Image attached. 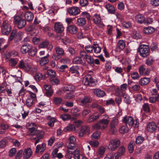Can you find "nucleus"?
<instances>
[{
    "label": "nucleus",
    "mask_w": 159,
    "mask_h": 159,
    "mask_svg": "<svg viewBox=\"0 0 159 159\" xmlns=\"http://www.w3.org/2000/svg\"><path fill=\"white\" fill-rule=\"evenodd\" d=\"M28 135L33 136L32 139L35 140V145H36L39 142V140L42 139L43 134V133L39 130L36 129V126L29 128Z\"/></svg>",
    "instance_id": "f257e3e1"
},
{
    "label": "nucleus",
    "mask_w": 159,
    "mask_h": 159,
    "mask_svg": "<svg viewBox=\"0 0 159 159\" xmlns=\"http://www.w3.org/2000/svg\"><path fill=\"white\" fill-rule=\"evenodd\" d=\"M122 121L126 125L128 124L129 126L135 128H138L139 125V120L136 119L134 121L133 118L130 116H126L123 117Z\"/></svg>",
    "instance_id": "f03ea898"
},
{
    "label": "nucleus",
    "mask_w": 159,
    "mask_h": 159,
    "mask_svg": "<svg viewBox=\"0 0 159 159\" xmlns=\"http://www.w3.org/2000/svg\"><path fill=\"white\" fill-rule=\"evenodd\" d=\"M23 33L22 32H17L16 30L15 29L13 30L9 38V40L12 41L14 39L15 43H17L20 42L23 37Z\"/></svg>",
    "instance_id": "7ed1b4c3"
},
{
    "label": "nucleus",
    "mask_w": 159,
    "mask_h": 159,
    "mask_svg": "<svg viewBox=\"0 0 159 159\" xmlns=\"http://www.w3.org/2000/svg\"><path fill=\"white\" fill-rule=\"evenodd\" d=\"M138 52L141 57H145L149 55L150 48L147 45L142 44L139 46Z\"/></svg>",
    "instance_id": "20e7f679"
},
{
    "label": "nucleus",
    "mask_w": 159,
    "mask_h": 159,
    "mask_svg": "<svg viewBox=\"0 0 159 159\" xmlns=\"http://www.w3.org/2000/svg\"><path fill=\"white\" fill-rule=\"evenodd\" d=\"M14 22L19 29L23 28L26 24L25 20L19 16H16L14 17Z\"/></svg>",
    "instance_id": "39448f33"
},
{
    "label": "nucleus",
    "mask_w": 159,
    "mask_h": 159,
    "mask_svg": "<svg viewBox=\"0 0 159 159\" xmlns=\"http://www.w3.org/2000/svg\"><path fill=\"white\" fill-rule=\"evenodd\" d=\"M1 30L3 34L8 35L11 30V27L7 20H4L2 23Z\"/></svg>",
    "instance_id": "423d86ee"
},
{
    "label": "nucleus",
    "mask_w": 159,
    "mask_h": 159,
    "mask_svg": "<svg viewBox=\"0 0 159 159\" xmlns=\"http://www.w3.org/2000/svg\"><path fill=\"white\" fill-rule=\"evenodd\" d=\"M83 82L84 84L86 85L93 86L95 85V80L93 79L90 75H87L85 76L83 79Z\"/></svg>",
    "instance_id": "0eeeda50"
},
{
    "label": "nucleus",
    "mask_w": 159,
    "mask_h": 159,
    "mask_svg": "<svg viewBox=\"0 0 159 159\" xmlns=\"http://www.w3.org/2000/svg\"><path fill=\"white\" fill-rule=\"evenodd\" d=\"M120 142L117 139L111 140L109 143L108 148L111 151H114L119 146Z\"/></svg>",
    "instance_id": "6e6552de"
},
{
    "label": "nucleus",
    "mask_w": 159,
    "mask_h": 159,
    "mask_svg": "<svg viewBox=\"0 0 159 159\" xmlns=\"http://www.w3.org/2000/svg\"><path fill=\"white\" fill-rule=\"evenodd\" d=\"M69 142L66 145L68 149H74L75 148L76 139L73 136H70L68 139Z\"/></svg>",
    "instance_id": "1a4fd4ad"
},
{
    "label": "nucleus",
    "mask_w": 159,
    "mask_h": 159,
    "mask_svg": "<svg viewBox=\"0 0 159 159\" xmlns=\"http://www.w3.org/2000/svg\"><path fill=\"white\" fill-rule=\"evenodd\" d=\"M54 27L55 31L57 33H61L64 30L63 25L61 22H57L55 23Z\"/></svg>",
    "instance_id": "9d476101"
},
{
    "label": "nucleus",
    "mask_w": 159,
    "mask_h": 159,
    "mask_svg": "<svg viewBox=\"0 0 159 159\" xmlns=\"http://www.w3.org/2000/svg\"><path fill=\"white\" fill-rule=\"evenodd\" d=\"M68 13L71 15L76 16L79 14L80 11L77 7H73L69 8L68 9Z\"/></svg>",
    "instance_id": "9b49d317"
},
{
    "label": "nucleus",
    "mask_w": 159,
    "mask_h": 159,
    "mask_svg": "<svg viewBox=\"0 0 159 159\" xmlns=\"http://www.w3.org/2000/svg\"><path fill=\"white\" fill-rule=\"evenodd\" d=\"M32 45L27 43L23 45L20 48V52L23 54H25L28 53L29 51L32 49Z\"/></svg>",
    "instance_id": "f8f14e48"
},
{
    "label": "nucleus",
    "mask_w": 159,
    "mask_h": 159,
    "mask_svg": "<svg viewBox=\"0 0 159 159\" xmlns=\"http://www.w3.org/2000/svg\"><path fill=\"white\" fill-rule=\"evenodd\" d=\"M19 67L20 69H23L26 71H30L31 69L30 66L28 64L25 63L22 60L19 62Z\"/></svg>",
    "instance_id": "ddd939ff"
},
{
    "label": "nucleus",
    "mask_w": 159,
    "mask_h": 159,
    "mask_svg": "<svg viewBox=\"0 0 159 159\" xmlns=\"http://www.w3.org/2000/svg\"><path fill=\"white\" fill-rule=\"evenodd\" d=\"M125 47V43L124 41L120 40L118 42L116 51V52H120L124 49Z\"/></svg>",
    "instance_id": "4468645a"
},
{
    "label": "nucleus",
    "mask_w": 159,
    "mask_h": 159,
    "mask_svg": "<svg viewBox=\"0 0 159 159\" xmlns=\"http://www.w3.org/2000/svg\"><path fill=\"white\" fill-rule=\"evenodd\" d=\"M157 128L155 123L153 122H150L147 125L146 128L147 130L150 133L154 132Z\"/></svg>",
    "instance_id": "2eb2a0df"
},
{
    "label": "nucleus",
    "mask_w": 159,
    "mask_h": 159,
    "mask_svg": "<svg viewBox=\"0 0 159 159\" xmlns=\"http://www.w3.org/2000/svg\"><path fill=\"white\" fill-rule=\"evenodd\" d=\"M67 30L69 33L75 34L77 32L78 28L74 25H71L67 27Z\"/></svg>",
    "instance_id": "dca6fc26"
},
{
    "label": "nucleus",
    "mask_w": 159,
    "mask_h": 159,
    "mask_svg": "<svg viewBox=\"0 0 159 159\" xmlns=\"http://www.w3.org/2000/svg\"><path fill=\"white\" fill-rule=\"evenodd\" d=\"M32 154V152L30 148L25 149L23 153V157L24 159H27L30 158Z\"/></svg>",
    "instance_id": "f3484780"
},
{
    "label": "nucleus",
    "mask_w": 159,
    "mask_h": 159,
    "mask_svg": "<svg viewBox=\"0 0 159 159\" xmlns=\"http://www.w3.org/2000/svg\"><path fill=\"white\" fill-rule=\"evenodd\" d=\"M56 76V73L54 70L50 69L48 70L47 73L44 74L45 78H47L49 77L51 78H54Z\"/></svg>",
    "instance_id": "a211bd4d"
},
{
    "label": "nucleus",
    "mask_w": 159,
    "mask_h": 159,
    "mask_svg": "<svg viewBox=\"0 0 159 159\" xmlns=\"http://www.w3.org/2000/svg\"><path fill=\"white\" fill-rule=\"evenodd\" d=\"M25 20L28 22H30L33 20L34 17L33 14L31 11H27L25 14Z\"/></svg>",
    "instance_id": "6ab92c4d"
},
{
    "label": "nucleus",
    "mask_w": 159,
    "mask_h": 159,
    "mask_svg": "<svg viewBox=\"0 0 159 159\" xmlns=\"http://www.w3.org/2000/svg\"><path fill=\"white\" fill-rule=\"evenodd\" d=\"M45 149L46 144L45 143H42L41 146L39 145H37L36 147L35 152L38 153L39 152L40 153L42 154Z\"/></svg>",
    "instance_id": "aec40b11"
},
{
    "label": "nucleus",
    "mask_w": 159,
    "mask_h": 159,
    "mask_svg": "<svg viewBox=\"0 0 159 159\" xmlns=\"http://www.w3.org/2000/svg\"><path fill=\"white\" fill-rule=\"evenodd\" d=\"M9 127L8 125L2 123L0 124V134H4Z\"/></svg>",
    "instance_id": "412c9836"
},
{
    "label": "nucleus",
    "mask_w": 159,
    "mask_h": 159,
    "mask_svg": "<svg viewBox=\"0 0 159 159\" xmlns=\"http://www.w3.org/2000/svg\"><path fill=\"white\" fill-rule=\"evenodd\" d=\"M43 88L46 91V93L48 96H50L52 95V92L50 85L45 84L43 86Z\"/></svg>",
    "instance_id": "4be33fe9"
},
{
    "label": "nucleus",
    "mask_w": 159,
    "mask_h": 159,
    "mask_svg": "<svg viewBox=\"0 0 159 159\" xmlns=\"http://www.w3.org/2000/svg\"><path fill=\"white\" fill-rule=\"evenodd\" d=\"M94 93L95 95L99 97H102L106 94L103 91L99 89H95L94 90Z\"/></svg>",
    "instance_id": "5701e85b"
},
{
    "label": "nucleus",
    "mask_w": 159,
    "mask_h": 159,
    "mask_svg": "<svg viewBox=\"0 0 159 159\" xmlns=\"http://www.w3.org/2000/svg\"><path fill=\"white\" fill-rule=\"evenodd\" d=\"M75 87L72 85L69 84L66 85L63 88L62 90L64 92L67 91L71 92L74 91Z\"/></svg>",
    "instance_id": "b1692460"
},
{
    "label": "nucleus",
    "mask_w": 159,
    "mask_h": 159,
    "mask_svg": "<svg viewBox=\"0 0 159 159\" xmlns=\"http://www.w3.org/2000/svg\"><path fill=\"white\" fill-rule=\"evenodd\" d=\"M47 119L48 121V124L49 126L52 127L54 125V124L56 121V119L54 117H52L50 116H48L47 117Z\"/></svg>",
    "instance_id": "393cba45"
},
{
    "label": "nucleus",
    "mask_w": 159,
    "mask_h": 159,
    "mask_svg": "<svg viewBox=\"0 0 159 159\" xmlns=\"http://www.w3.org/2000/svg\"><path fill=\"white\" fill-rule=\"evenodd\" d=\"M125 152V148L124 146H121L119 148L118 152L115 154L118 159L121 156L124 155Z\"/></svg>",
    "instance_id": "a878e982"
},
{
    "label": "nucleus",
    "mask_w": 159,
    "mask_h": 159,
    "mask_svg": "<svg viewBox=\"0 0 159 159\" xmlns=\"http://www.w3.org/2000/svg\"><path fill=\"white\" fill-rule=\"evenodd\" d=\"M93 19L94 23L96 25L99 24L101 22V19L100 16L96 14L93 16Z\"/></svg>",
    "instance_id": "bb28decb"
},
{
    "label": "nucleus",
    "mask_w": 159,
    "mask_h": 159,
    "mask_svg": "<svg viewBox=\"0 0 159 159\" xmlns=\"http://www.w3.org/2000/svg\"><path fill=\"white\" fill-rule=\"evenodd\" d=\"M49 54H48L46 56L42 57L40 58V64L41 66H43L46 64L48 62L49 60L48 57H49Z\"/></svg>",
    "instance_id": "cd10ccee"
},
{
    "label": "nucleus",
    "mask_w": 159,
    "mask_h": 159,
    "mask_svg": "<svg viewBox=\"0 0 159 159\" xmlns=\"http://www.w3.org/2000/svg\"><path fill=\"white\" fill-rule=\"evenodd\" d=\"M144 17L141 14L136 15L135 16V19L136 21L139 24H142L144 21Z\"/></svg>",
    "instance_id": "c85d7f7f"
},
{
    "label": "nucleus",
    "mask_w": 159,
    "mask_h": 159,
    "mask_svg": "<svg viewBox=\"0 0 159 159\" xmlns=\"http://www.w3.org/2000/svg\"><path fill=\"white\" fill-rule=\"evenodd\" d=\"M55 50L56 53L62 56H63L65 54L64 50V49L60 47L59 46H57L55 48Z\"/></svg>",
    "instance_id": "c756f323"
},
{
    "label": "nucleus",
    "mask_w": 159,
    "mask_h": 159,
    "mask_svg": "<svg viewBox=\"0 0 159 159\" xmlns=\"http://www.w3.org/2000/svg\"><path fill=\"white\" fill-rule=\"evenodd\" d=\"M150 81L149 78L145 77L141 78L139 80V83L141 85H145L148 84Z\"/></svg>",
    "instance_id": "7c9ffc66"
},
{
    "label": "nucleus",
    "mask_w": 159,
    "mask_h": 159,
    "mask_svg": "<svg viewBox=\"0 0 159 159\" xmlns=\"http://www.w3.org/2000/svg\"><path fill=\"white\" fill-rule=\"evenodd\" d=\"M92 101V99L90 97L85 96L83 99L80 100V102L82 104L81 105H84L86 103L90 102Z\"/></svg>",
    "instance_id": "2f4dec72"
},
{
    "label": "nucleus",
    "mask_w": 159,
    "mask_h": 159,
    "mask_svg": "<svg viewBox=\"0 0 159 159\" xmlns=\"http://www.w3.org/2000/svg\"><path fill=\"white\" fill-rule=\"evenodd\" d=\"M86 23V20L85 18L80 17L79 18L76 22L77 25L80 26H82L84 25Z\"/></svg>",
    "instance_id": "473e14b6"
},
{
    "label": "nucleus",
    "mask_w": 159,
    "mask_h": 159,
    "mask_svg": "<svg viewBox=\"0 0 159 159\" xmlns=\"http://www.w3.org/2000/svg\"><path fill=\"white\" fill-rule=\"evenodd\" d=\"M154 28L150 27H148L145 28L143 30V32L144 33L147 34H151L154 32Z\"/></svg>",
    "instance_id": "72a5a7b5"
},
{
    "label": "nucleus",
    "mask_w": 159,
    "mask_h": 159,
    "mask_svg": "<svg viewBox=\"0 0 159 159\" xmlns=\"http://www.w3.org/2000/svg\"><path fill=\"white\" fill-rule=\"evenodd\" d=\"M79 68L78 66H74L70 67V69L69 71L70 73L72 74L76 73V74H79L78 71Z\"/></svg>",
    "instance_id": "f704fd0d"
},
{
    "label": "nucleus",
    "mask_w": 159,
    "mask_h": 159,
    "mask_svg": "<svg viewBox=\"0 0 159 159\" xmlns=\"http://www.w3.org/2000/svg\"><path fill=\"white\" fill-rule=\"evenodd\" d=\"M106 8L110 13L113 14L115 12V9L113 6L110 4H107L106 5Z\"/></svg>",
    "instance_id": "c9c22d12"
},
{
    "label": "nucleus",
    "mask_w": 159,
    "mask_h": 159,
    "mask_svg": "<svg viewBox=\"0 0 159 159\" xmlns=\"http://www.w3.org/2000/svg\"><path fill=\"white\" fill-rule=\"evenodd\" d=\"M104 159H118L115 154L111 152L107 154L104 158Z\"/></svg>",
    "instance_id": "e433bc0d"
},
{
    "label": "nucleus",
    "mask_w": 159,
    "mask_h": 159,
    "mask_svg": "<svg viewBox=\"0 0 159 159\" xmlns=\"http://www.w3.org/2000/svg\"><path fill=\"white\" fill-rule=\"evenodd\" d=\"M93 49L95 53H100L101 50V48L98 44L94 43L93 44Z\"/></svg>",
    "instance_id": "4c0bfd02"
},
{
    "label": "nucleus",
    "mask_w": 159,
    "mask_h": 159,
    "mask_svg": "<svg viewBox=\"0 0 159 159\" xmlns=\"http://www.w3.org/2000/svg\"><path fill=\"white\" fill-rule=\"evenodd\" d=\"M129 130V128L126 125L122 126L119 129V131L121 134L126 133L128 132Z\"/></svg>",
    "instance_id": "58836bf2"
},
{
    "label": "nucleus",
    "mask_w": 159,
    "mask_h": 159,
    "mask_svg": "<svg viewBox=\"0 0 159 159\" xmlns=\"http://www.w3.org/2000/svg\"><path fill=\"white\" fill-rule=\"evenodd\" d=\"M118 123L119 120L118 118L116 117H114L111 122L110 126L116 127Z\"/></svg>",
    "instance_id": "ea45409f"
},
{
    "label": "nucleus",
    "mask_w": 159,
    "mask_h": 159,
    "mask_svg": "<svg viewBox=\"0 0 159 159\" xmlns=\"http://www.w3.org/2000/svg\"><path fill=\"white\" fill-rule=\"evenodd\" d=\"M81 132L84 134H89L90 133L89 127L86 125L83 126L82 127L80 130Z\"/></svg>",
    "instance_id": "a19ab883"
},
{
    "label": "nucleus",
    "mask_w": 159,
    "mask_h": 159,
    "mask_svg": "<svg viewBox=\"0 0 159 159\" xmlns=\"http://www.w3.org/2000/svg\"><path fill=\"white\" fill-rule=\"evenodd\" d=\"M101 115L98 114L97 116H91L89 117L88 121L89 122H92L96 120H98L100 117Z\"/></svg>",
    "instance_id": "79ce46f5"
},
{
    "label": "nucleus",
    "mask_w": 159,
    "mask_h": 159,
    "mask_svg": "<svg viewBox=\"0 0 159 159\" xmlns=\"http://www.w3.org/2000/svg\"><path fill=\"white\" fill-rule=\"evenodd\" d=\"M84 59L90 65L93 64L94 63V60L93 58L89 55H88Z\"/></svg>",
    "instance_id": "37998d69"
},
{
    "label": "nucleus",
    "mask_w": 159,
    "mask_h": 159,
    "mask_svg": "<svg viewBox=\"0 0 159 159\" xmlns=\"http://www.w3.org/2000/svg\"><path fill=\"white\" fill-rule=\"evenodd\" d=\"M135 145V143L134 141H131L129 144L128 146V149L130 153H132L134 150V146Z\"/></svg>",
    "instance_id": "c03bdc74"
},
{
    "label": "nucleus",
    "mask_w": 159,
    "mask_h": 159,
    "mask_svg": "<svg viewBox=\"0 0 159 159\" xmlns=\"http://www.w3.org/2000/svg\"><path fill=\"white\" fill-rule=\"evenodd\" d=\"M73 156V158L74 159H80L82 155L80 154L79 151L77 149H76L74 151Z\"/></svg>",
    "instance_id": "a18cd8bd"
},
{
    "label": "nucleus",
    "mask_w": 159,
    "mask_h": 159,
    "mask_svg": "<svg viewBox=\"0 0 159 159\" xmlns=\"http://www.w3.org/2000/svg\"><path fill=\"white\" fill-rule=\"evenodd\" d=\"M60 118L63 121L68 120L70 119L72 120L73 118H71L70 115L68 114H63L61 115Z\"/></svg>",
    "instance_id": "49530a36"
},
{
    "label": "nucleus",
    "mask_w": 159,
    "mask_h": 159,
    "mask_svg": "<svg viewBox=\"0 0 159 159\" xmlns=\"http://www.w3.org/2000/svg\"><path fill=\"white\" fill-rule=\"evenodd\" d=\"M154 61L153 57L152 56L149 57L146 60V64L148 66H151L153 64Z\"/></svg>",
    "instance_id": "de8ad7c7"
},
{
    "label": "nucleus",
    "mask_w": 159,
    "mask_h": 159,
    "mask_svg": "<svg viewBox=\"0 0 159 159\" xmlns=\"http://www.w3.org/2000/svg\"><path fill=\"white\" fill-rule=\"evenodd\" d=\"M75 129V125H73L69 124L64 129V130L65 132H67L72 131Z\"/></svg>",
    "instance_id": "09e8293b"
},
{
    "label": "nucleus",
    "mask_w": 159,
    "mask_h": 159,
    "mask_svg": "<svg viewBox=\"0 0 159 159\" xmlns=\"http://www.w3.org/2000/svg\"><path fill=\"white\" fill-rule=\"evenodd\" d=\"M124 98V101L127 104H130L131 102L130 97L127 95L123 94L122 95Z\"/></svg>",
    "instance_id": "8fccbe9b"
},
{
    "label": "nucleus",
    "mask_w": 159,
    "mask_h": 159,
    "mask_svg": "<svg viewBox=\"0 0 159 159\" xmlns=\"http://www.w3.org/2000/svg\"><path fill=\"white\" fill-rule=\"evenodd\" d=\"M37 50L35 48H33L32 46V49H31L28 52V54L29 56L31 57H34L35 55L36 52Z\"/></svg>",
    "instance_id": "3c124183"
},
{
    "label": "nucleus",
    "mask_w": 159,
    "mask_h": 159,
    "mask_svg": "<svg viewBox=\"0 0 159 159\" xmlns=\"http://www.w3.org/2000/svg\"><path fill=\"white\" fill-rule=\"evenodd\" d=\"M18 60L16 58H11L9 60L10 65L11 66H15L17 64Z\"/></svg>",
    "instance_id": "603ef678"
},
{
    "label": "nucleus",
    "mask_w": 159,
    "mask_h": 159,
    "mask_svg": "<svg viewBox=\"0 0 159 159\" xmlns=\"http://www.w3.org/2000/svg\"><path fill=\"white\" fill-rule=\"evenodd\" d=\"M73 62L76 64H82L83 62L81 59L79 57H77L74 58L73 60Z\"/></svg>",
    "instance_id": "864d4df0"
},
{
    "label": "nucleus",
    "mask_w": 159,
    "mask_h": 159,
    "mask_svg": "<svg viewBox=\"0 0 159 159\" xmlns=\"http://www.w3.org/2000/svg\"><path fill=\"white\" fill-rule=\"evenodd\" d=\"M33 99L31 98H28L26 101V104L28 107L32 106L33 103Z\"/></svg>",
    "instance_id": "5fc2aeb1"
},
{
    "label": "nucleus",
    "mask_w": 159,
    "mask_h": 159,
    "mask_svg": "<svg viewBox=\"0 0 159 159\" xmlns=\"http://www.w3.org/2000/svg\"><path fill=\"white\" fill-rule=\"evenodd\" d=\"M75 95L70 92L69 93H67L64 96V98L66 99H70L74 98Z\"/></svg>",
    "instance_id": "6e6d98bb"
},
{
    "label": "nucleus",
    "mask_w": 159,
    "mask_h": 159,
    "mask_svg": "<svg viewBox=\"0 0 159 159\" xmlns=\"http://www.w3.org/2000/svg\"><path fill=\"white\" fill-rule=\"evenodd\" d=\"M109 122V120H107V119L103 118L99 120L98 123L100 125L104 124L105 125H107L108 124Z\"/></svg>",
    "instance_id": "4d7b16f0"
},
{
    "label": "nucleus",
    "mask_w": 159,
    "mask_h": 159,
    "mask_svg": "<svg viewBox=\"0 0 159 159\" xmlns=\"http://www.w3.org/2000/svg\"><path fill=\"white\" fill-rule=\"evenodd\" d=\"M89 143L93 147H97L99 145L98 141L96 140H91L89 142Z\"/></svg>",
    "instance_id": "13d9d810"
},
{
    "label": "nucleus",
    "mask_w": 159,
    "mask_h": 159,
    "mask_svg": "<svg viewBox=\"0 0 159 159\" xmlns=\"http://www.w3.org/2000/svg\"><path fill=\"white\" fill-rule=\"evenodd\" d=\"M105 149L104 147H101L99 148L98 151V155L99 157H101L104 154Z\"/></svg>",
    "instance_id": "bf43d9fd"
},
{
    "label": "nucleus",
    "mask_w": 159,
    "mask_h": 159,
    "mask_svg": "<svg viewBox=\"0 0 159 159\" xmlns=\"http://www.w3.org/2000/svg\"><path fill=\"white\" fill-rule=\"evenodd\" d=\"M54 103L56 105H58L61 103L62 99L60 97H55L53 99Z\"/></svg>",
    "instance_id": "052dcab7"
},
{
    "label": "nucleus",
    "mask_w": 159,
    "mask_h": 159,
    "mask_svg": "<svg viewBox=\"0 0 159 159\" xmlns=\"http://www.w3.org/2000/svg\"><path fill=\"white\" fill-rule=\"evenodd\" d=\"M144 139L143 137L141 136H138L136 138V143L137 144H140L143 142Z\"/></svg>",
    "instance_id": "680f3d73"
},
{
    "label": "nucleus",
    "mask_w": 159,
    "mask_h": 159,
    "mask_svg": "<svg viewBox=\"0 0 159 159\" xmlns=\"http://www.w3.org/2000/svg\"><path fill=\"white\" fill-rule=\"evenodd\" d=\"M134 98L137 102H139L142 100V98L141 95L139 94H137L134 95Z\"/></svg>",
    "instance_id": "e2e57ef3"
},
{
    "label": "nucleus",
    "mask_w": 159,
    "mask_h": 159,
    "mask_svg": "<svg viewBox=\"0 0 159 159\" xmlns=\"http://www.w3.org/2000/svg\"><path fill=\"white\" fill-rule=\"evenodd\" d=\"M143 109L146 112H148L150 111V108L148 103H145L143 105Z\"/></svg>",
    "instance_id": "0e129e2a"
},
{
    "label": "nucleus",
    "mask_w": 159,
    "mask_h": 159,
    "mask_svg": "<svg viewBox=\"0 0 159 159\" xmlns=\"http://www.w3.org/2000/svg\"><path fill=\"white\" fill-rule=\"evenodd\" d=\"M85 48L88 53H91L93 52V45L92 46L90 45L86 46Z\"/></svg>",
    "instance_id": "69168bd1"
},
{
    "label": "nucleus",
    "mask_w": 159,
    "mask_h": 159,
    "mask_svg": "<svg viewBox=\"0 0 159 159\" xmlns=\"http://www.w3.org/2000/svg\"><path fill=\"white\" fill-rule=\"evenodd\" d=\"M81 15L84 17L86 18L88 20H90V16L87 12H83L82 13Z\"/></svg>",
    "instance_id": "338daca9"
},
{
    "label": "nucleus",
    "mask_w": 159,
    "mask_h": 159,
    "mask_svg": "<svg viewBox=\"0 0 159 159\" xmlns=\"http://www.w3.org/2000/svg\"><path fill=\"white\" fill-rule=\"evenodd\" d=\"M150 3L154 7L159 6V0H151Z\"/></svg>",
    "instance_id": "774afa93"
}]
</instances>
